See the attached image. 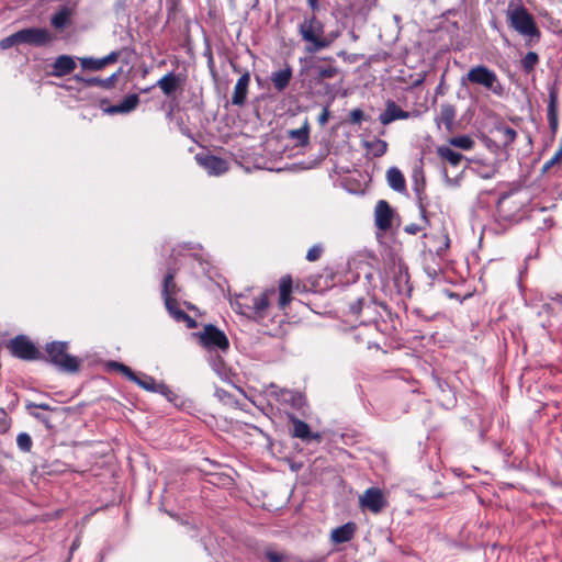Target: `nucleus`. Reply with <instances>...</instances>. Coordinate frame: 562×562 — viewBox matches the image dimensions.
Segmentation results:
<instances>
[{"mask_svg":"<svg viewBox=\"0 0 562 562\" xmlns=\"http://www.w3.org/2000/svg\"><path fill=\"white\" fill-rule=\"evenodd\" d=\"M269 294H274V289L254 295L249 290L236 294L231 299L232 308L238 314L255 321L263 319L269 308Z\"/></svg>","mask_w":562,"mask_h":562,"instance_id":"obj_1","label":"nucleus"},{"mask_svg":"<svg viewBox=\"0 0 562 562\" xmlns=\"http://www.w3.org/2000/svg\"><path fill=\"white\" fill-rule=\"evenodd\" d=\"M299 34L306 42L305 50L316 53L330 46L334 37L324 35V24L315 15L305 16L299 25Z\"/></svg>","mask_w":562,"mask_h":562,"instance_id":"obj_2","label":"nucleus"},{"mask_svg":"<svg viewBox=\"0 0 562 562\" xmlns=\"http://www.w3.org/2000/svg\"><path fill=\"white\" fill-rule=\"evenodd\" d=\"M67 341H53L46 345L48 361L59 371L75 373L79 370L80 361L77 357L67 352Z\"/></svg>","mask_w":562,"mask_h":562,"instance_id":"obj_3","label":"nucleus"},{"mask_svg":"<svg viewBox=\"0 0 562 562\" xmlns=\"http://www.w3.org/2000/svg\"><path fill=\"white\" fill-rule=\"evenodd\" d=\"M507 18L509 25L524 37L530 41L540 38V31L536 25L533 16L522 5H517L514 9H508Z\"/></svg>","mask_w":562,"mask_h":562,"instance_id":"obj_4","label":"nucleus"},{"mask_svg":"<svg viewBox=\"0 0 562 562\" xmlns=\"http://www.w3.org/2000/svg\"><path fill=\"white\" fill-rule=\"evenodd\" d=\"M464 80L482 86L498 97L504 92V88L496 74L484 65H479L471 68L467 76L462 78V81Z\"/></svg>","mask_w":562,"mask_h":562,"instance_id":"obj_5","label":"nucleus"},{"mask_svg":"<svg viewBox=\"0 0 562 562\" xmlns=\"http://www.w3.org/2000/svg\"><path fill=\"white\" fill-rule=\"evenodd\" d=\"M267 394L270 398L294 409H300L304 405V397L300 392L282 389L273 383L268 386Z\"/></svg>","mask_w":562,"mask_h":562,"instance_id":"obj_6","label":"nucleus"},{"mask_svg":"<svg viewBox=\"0 0 562 562\" xmlns=\"http://www.w3.org/2000/svg\"><path fill=\"white\" fill-rule=\"evenodd\" d=\"M8 348L14 357L22 360H36L41 356L34 344L24 335L13 338L9 342Z\"/></svg>","mask_w":562,"mask_h":562,"instance_id":"obj_7","label":"nucleus"},{"mask_svg":"<svg viewBox=\"0 0 562 562\" xmlns=\"http://www.w3.org/2000/svg\"><path fill=\"white\" fill-rule=\"evenodd\" d=\"M202 345L210 350L218 349L225 351L229 347L228 339L224 331L214 325H206L203 331L198 334Z\"/></svg>","mask_w":562,"mask_h":562,"instance_id":"obj_8","label":"nucleus"},{"mask_svg":"<svg viewBox=\"0 0 562 562\" xmlns=\"http://www.w3.org/2000/svg\"><path fill=\"white\" fill-rule=\"evenodd\" d=\"M20 44L45 46L53 41L50 32L41 27H27L19 31Z\"/></svg>","mask_w":562,"mask_h":562,"instance_id":"obj_9","label":"nucleus"},{"mask_svg":"<svg viewBox=\"0 0 562 562\" xmlns=\"http://www.w3.org/2000/svg\"><path fill=\"white\" fill-rule=\"evenodd\" d=\"M360 506L373 514L380 513L386 506L383 492L378 487H370L359 498Z\"/></svg>","mask_w":562,"mask_h":562,"instance_id":"obj_10","label":"nucleus"},{"mask_svg":"<svg viewBox=\"0 0 562 562\" xmlns=\"http://www.w3.org/2000/svg\"><path fill=\"white\" fill-rule=\"evenodd\" d=\"M395 213L385 200H379L374 207V224L379 231L387 232L393 224Z\"/></svg>","mask_w":562,"mask_h":562,"instance_id":"obj_11","label":"nucleus"},{"mask_svg":"<svg viewBox=\"0 0 562 562\" xmlns=\"http://www.w3.org/2000/svg\"><path fill=\"white\" fill-rule=\"evenodd\" d=\"M199 164L212 176H220L227 171L228 165L225 159L213 155L196 156Z\"/></svg>","mask_w":562,"mask_h":562,"instance_id":"obj_12","label":"nucleus"},{"mask_svg":"<svg viewBox=\"0 0 562 562\" xmlns=\"http://www.w3.org/2000/svg\"><path fill=\"white\" fill-rule=\"evenodd\" d=\"M290 420L292 423L291 435L294 438H299V439H302L305 441H310L311 439H314V440L321 439V435L313 434L310 429V426L305 422L299 419L294 415H290Z\"/></svg>","mask_w":562,"mask_h":562,"instance_id":"obj_13","label":"nucleus"},{"mask_svg":"<svg viewBox=\"0 0 562 562\" xmlns=\"http://www.w3.org/2000/svg\"><path fill=\"white\" fill-rule=\"evenodd\" d=\"M249 83H250V74L248 71H246L245 74H243L239 77V79L237 80V82L234 87V92L232 95V103L234 105H238V106L244 105V103L247 99Z\"/></svg>","mask_w":562,"mask_h":562,"instance_id":"obj_14","label":"nucleus"},{"mask_svg":"<svg viewBox=\"0 0 562 562\" xmlns=\"http://www.w3.org/2000/svg\"><path fill=\"white\" fill-rule=\"evenodd\" d=\"M76 68V61L72 56L60 55L52 65V75L54 77H64L72 72Z\"/></svg>","mask_w":562,"mask_h":562,"instance_id":"obj_15","label":"nucleus"},{"mask_svg":"<svg viewBox=\"0 0 562 562\" xmlns=\"http://www.w3.org/2000/svg\"><path fill=\"white\" fill-rule=\"evenodd\" d=\"M139 104V97L135 93L128 94L120 103L105 109L108 114H126L134 111Z\"/></svg>","mask_w":562,"mask_h":562,"instance_id":"obj_16","label":"nucleus"},{"mask_svg":"<svg viewBox=\"0 0 562 562\" xmlns=\"http://www.w3.org/2000/svg\"><path fill=\"white\" fill-rule=\"evenodd\" d=\"M408 117V112L402 110L395 102L389 101L385 111L380 114L379 120L383 125H389L395 120H406Z\"/></svg>","mask_w":562,"mask_h":562,"instance_id":"obj_17","label":"nucleus"},{"mask_svg":"<svg viewBox=\"0 0 562 562\" xmlns=\"http://www.w3.org/2000/svg\"><path fill=\"white\" fill-rule=\"evenodd\" d=\"M181 81L182 80L178 75L170 71L157 81V86L161 89L165 95L170 97L181 86Z\"/></svg>","mask_w":562,"mask_h":562,"instance_id":"obj_18","label":"nucleus"},{"mask_svg":"<svg viewBox=\"0 0 562 562\" xmlns=\"http://www.w3.org/2000/svg\"><path fill=\"white\" fill-rule=\"evenodd\" d=\"M355 531L356 525L353 522H347L331 530L330 540L336 544L348 542L352 539Z\"/></svg>","mask_w":562,"mask_h":562,"instance_id":"obj_19","label":"nucleus"},{"mask_svg":"<svg viewBox=\"0 0 562 562\" xmlns=\"http://www.w3.org/2000/svg\"><path fill=\"white\" fill-rule=\"evenodd\" d=\"M180 292V289L175 282V273L173 271H168L162 281V297L165 301L177 300V296Z\"/></svg>","mask_w":562,"mask_h":562,"instance_id":"obj_20","label":"nucleus"},{"mask_svg":"<svg viewBox=\"0 0 562 562\" xmlns=\"http://www.w3.org/2000/svg\"><path fill=\"white\" fill-rule=\"evenodd\" d=\"M292 78V69L290 66H286L283 69L274 71L271 74V82L277 91H283L290 83Z\"/></svg>","mask_w":562,"mask_h":562,"instance_id":"obj_21","label":"nucleus"},{"mask_svg":"<svg viewBox=\"0 0 562 562\" xmlns=\"http://www.w3.org/2000/svg\"><path fill=\"white\" fill-rule=\"evenodd\" d=\"M386 180L389 186L396 192H404L406 189L405 178L397 167H391L386 171Z\"/></svg>","mask_w":562,"mask_h":562,"instance_id":"obj_22","label":"nucleus"},{"mask_svg":"<svg viewBox=\"0 0 562 562\" xmlns=\"http://www.w3.org/2000/svg\"><path fill=\"white\" fill-rule=\"evenodd\" d=\"M257 558L267 562H284L286 554L272 546H265L258 550Z\"/></svg>","mask_w":562,"mask_h":562,"instance_id":"obj_23","label":"nucleus"},{"mask_svg":"<svg viewBox=\"0 0 562 562\" xmlns=\"http://www.w3.org/2000/svg\"><path fill=\"white\" fill-rule=\"evenodd\" d=\"M121 72V69H119L116 72L112 74L110 77L101 79L98 77H91V78H82L79 76H76V80L85 82L87 86H100L104 89H111L114 87V83L117 79L119 74Z\"/></svg>","mask_w":562,"mask_h":562,"instance_id":"obj_24","label":"nucleus"},{"mask_svg":"<svg viewBox=\"0 0 562 562\" xmlns=\"http://www.w3.org/2000/svg\"><path fill=\"white\" fill-rule=\"evenodd\" d=\"M547 116L551 130L555 131L558 127V95L555 91L549 93Z\"/></svg>","mask_w":562,"mask_h":562,"instance_id":"obj_25","label":"nucleus"},{"mask_svg":"<svg viewBox=\"0 0 562 562\" xmlns=\"http://www.w3.org/2000/svg\"><path fill=\"white\" fill-rule=\"evenodd\" d=\"M71 11L67 7H63L50 19V24L56 30H63L70 23Z\"/></svg>","mask_w":562,"mask_h":562,"instance_id":"obj_26","label":"nucleus"},{"mask_svg":"<svg viewBox=\"0 0 562 562\" xmlns=\"http://www.w3.org/2000/svg\"><path fill=\"white\" fill-rule=\"evenodd\" d=\"M289 137L301 146L307 145L310 140V126L307 121H305L300 128L289 131Z\"/></svg>","mask_w":562,"mask_h":562,"instance_id":"obj_27","label":"nucleus"},{"mask_svg":"<svg viewBox=\"0 0 562 562\" xmlns=\"http://www.w3.org/2000/svg\"><path fill=\"white\" fill-rule=\"evenodd\" d=\"M438 155L447 160L451 166H458L461 160L463 159V155L458 153V151H454L453 149H451L450 147L448 146H441L438 148Z\"/></svg>","mask_w":562,"mask_h":562,"instance_id":"obj_28","label":"nucleus"},{"mask_svg":"<svg viewBox=\"0 0 562 562\" xmlns=\"http://www.w3.org/2000/svg\"><path fill=\"white\" fill-rule=\"evenodd\" d=\"M364 146L374 157L383 156L387 150V143L380 138H374L364 143Z\"/></svg>","mask_w":562,"mask_h":562,"instance_id":"obj_29","label":"nucleus"},{"mask_svg":"<svg viewBox=\"0 0 562 562\" xmlns=\"http://www.w3.org/2000/svg\"><path fill=\"white\" fill-rule=\"evenodd\" d=\"M456 117L454 106L449 103H443L440 106V120L447 128H450Z\"/></svg>","mask_w":562,"mask_h":562,"instance_id":"obj_30","label":"nucleus"},{"mask_svg":"<svg viewBox=\"0 0 562 562\" xmlns=\"http://www.w3.org/2000/svg\"><path fill=\"white\" fill-rule=\"evenodd\" d=\"M165 306L176 322L181 323L183 318H187V313L179 307L177 300L165 301Z\"/></svg>","mask_w":562,"mask_h":562,"instance_id":"obj_31","label":"nucleus"},{"mask_svg":"<svg viewBox=\"0 0 562 562\" xmlns=\"http://www.w3.org/2000/svg\"><path fill=\"white\" fill-rule=\"evenodd\" d=\"M449 143L451 146H454L463 150H470L474 146V140L468 135L452 137L450 138Z\"/></svg>","mask_w":562,"mask_h":562,"instance_id":"obj_32","label":"nucleus"},{"mask_svg":"<svg viewBox=\"0 0 562 562\" xmlns=\"http://www.w3.org/2000/svg\"><path fill=\"white\" fill-rule=\"evenodd\" d=\"M134 383H136L139 387L153 392L156 391L157 385L159 382H156V380L153 376L143 374L142 376H138L136 374V380H133Z\"/></svg>","mask_w":562,"mask_h":562,"instance_id":"obj_33","label":"nucleus"},{"mask_svg":"<svg viewBox=\"0 0 562 562\" xmlns=\"http://www.w3.org/2000/svg\"><path fill=\"white\" fill-rule=\"evenodd\" d=\"M496 132L501 135V138L505 145L514 143L517 136V132L506 125L497 126Z\"/></svg>","mask_w":562,"mask_h":562,"instance_id":"obj_34","label":"nucleus"},{"mask_svg":"<svg viewBox=\"0 0 562 562\" xmlns=\"http://www.w3.org/2000/svg\"><path fill=\"white\" fill-rule=\"evenodd\" d=\"M79 60L81 67L87 70L98 71L104 68L102 58L82 57Z\"/></svg>","mask_w":562,"mask_h":562,"instance_id":"obj_35","label":"nucleus"},{"mask_svg":"<svg viewBox=\"0 0 562 562\" xmlns=\"http://www.w3.org/2000/svg\"><path fill=\"white\" fill-rule=\"evenodd\" d=\"M539 57L535 52L527 53L520 60L521 68L525 72H530L533 70L535 66L538 64Z\"/></svg>","mask_w":562,"mask_h":562,"instance_id":"obj_36","label":"nucleus"},{"mask_svg":"<svg viewBox=\"0 0 562 562\" xmlns=\"http://www.w3.org/2000/svg\"><path fill=\"white\" fill-rule=\"evenodd\" d=\"M317 80L330 79L338 74V68L335 66H316Z\"/></svg>","mask_w":562,"mask_h":562,"instance_id":"obj_37","label":"nucleus"},{"mask_svg":"<svg viewBox=\"0 0 562 562\" xmlns=\"http://www.w3.org/2000/svg\"><path fill=\"white\" fill-rule=\"evenodd\" d=\"M16 445L19 449L23 452L31 451L32 448V438L26 432H20L16 437Z\"/></svg>","mask_w":562,"mask_h":562,"instance_id":"obj_38","label":"nucleus"},{"mask_svg":"<svg viewBox=\"0 0 562 562\" xmlns=\"http://www.w3.org/2000/svg\"><path fill=\"white\" fill-rule=\"evenodd\" d=\"M110 367L120 371L124 376H126L130 381L136 380V373L127 366L120 362H111Z\"/></svg>","mask_w":562,"mask_h":562,"instance_id":"obj_39","label":"nucleus"},{"mask_svg":"<svg viewBox=\"0 0 562 562\" xmlns=\"http://www.w3.org/2000/svg\"><path fill=\"white\" fill-rule=\"evenodd\" d=\"M16 44H20L19 31L8 37L2 38L0 41V48L8 49Z\"/></svg>","mask_w":562,"mask_h":562,"instance_id":"obj_40","label":"nucleus"},{"mask_svg":"<svg viewBox=\"0 0 562 562\" xmlns=\"http://www.w3.org/2000/svg\"><path fill=\"white\" fill-rule=\"evenodd\" d=\"M154 393L161 394L170 402L175 401L176 398V394L173 393V391H171L170 387L164 382L158 383L157 389L156 391H154Z\"/></svg>","mask_w":562,"mask_h":562,"instance_id":"obj_41","label":"nucleus"},{"mask_svg":"<svg viewBox=\"0 0 562 562\" xmlns=\"http://www.w3.org/2000/svg\"><path fill=\"white\" fill-rule=\"evenodd\" d=\"M322 252H323L322 245L316 244L307 250L305 258L307 261L313 262V261H316L321 257Z\"/></svg>","mask_w":562,"mask_h":562,"instance_id":"obj_42","label":"nucleus"},{"mask_svg":"<svg viewBox=\"0 0 562 562\" xmlns=\"http://www.w3.org/2000/svg\"><path fill=\"white\" fill-rule=\"evenodd\" d=\"M279 293H284L291 296L292 293V280L290 277H283L280 280Z\"/></svg>","mask_w":562,"mask_h":562,"instance_id":"obj_43","label":"nucleus"},{"mask_svg":"<svg viewBox=\"0 0 562 562\" xmlns=\"http://www.w3.org/2000/svg\"><path fill=\"white\" fill-rule=\"evenodd\" d=\"M413 177H414V181H415L414 190H415V192L417 194H419V192H420V190L423 189V186H424L422 170H415Z\"/></svg>","mask_w":562,"mask_h":562,"instance_id":"obj_44","label":"nucleus"},{"mask_svg":"<svg viewBox=\"0 0 562 562\" xmlns=\"http://www.w3.org/2000/svg\"><path fill=\"white\" fill-rule=\"evenodd\" d=\"M212 367L214 369V371L221 376L223 378L224 375H226V372H225V368L223 366V361L222 359L217 356L216 359L213 360L212 362Z\"/></svg>","mask_w":562,"mask_h":562,"instance_id":"obj_45","label":"nucleus"},{"mask_svg":"<svg viewBox=\"0 0 562 562\" xmlns=\"http://www.w3.org/2000/svg\"><path fill=\"white\" fill-rule=\"evenodd\" d=\"M29 413H30L33 417H35L37 420H40V422H42L43 424H45V426H46L47 428H52V425H50V423H49V418H48L46 415H44V414H42V413L36 412V409H29Z\"/></svg>","mask_w":562,"mask_h":562,"instance_id":"obj_46","label":"nucleus"},{"mask_svg":"<svg viewBox=\"0 0 562 562\" xmlns=\"http://www.w3.org/2000/svg\"><path fill=\"white\" fill-rule=\"evenodd\" d=\"M349 117H350V122L353 123V124H358L362 121L363 119V111L360 110V109H353L350 114H349Z\"/></svg>","mask_w":562,"mask_h":562,"instance_id":"obj_47","label":"nucleus"},{"mask_svg":"<svg viewBox=\"0 0 562 562\" xmlns=\"http://www.w3.org/2000/svg\"><path fill=\"white\" fill-rule=\"evenodd\" d=\"M562 156V148L560 150H558L553 157L548 160L544 165H543V171H547L549 170L552 166H554L561 158Z\"/></svg>","mask_w":562,"mask_h":562,"instance_id":"obj_48","label":"nucleus"},{"mask_svg":"<svg viewBox=\"0 0 562 562\" xmlns=\"http://www.w3.org/2000/svg\"><path fill=\"white\" fill-rule=\"evenodd\" d=\"M119 57H120V52H116V50L115 52H111L109 55L102 57V61H103L104 67L106 65H110V64H113V63L117 61Z\"/></svg>","mask_w":562,"mask_h":562,"instance_id":"obj_49","label":"nucleus"},{"mask_svg":"<svg viewBox=\"0 0 562 562\" xmlns=\"http://www.w3.org/2000/svg\"><path fill=\"white\" fill-rule=\"evenodd\" d=\"M404 231L409 235H416L422 231V227L418 224L412 223L404 227Z\"/></svg>","mask_w":562,"mask_h":562,"instance_id":"obj_50","label":"nucleus"},{"mask_svg":"<svg viewBox=\"0 0 562 562\" xmlns=\"http://www.w3.org/2000/svg\"><path fill=\"white\" fill-rule=\"evenodd\" d=\"M363 300L362 299H359L357 300L355 303H352L350 305V312L353 314V315H357L361 312V308H362V304H363Z\"/></svg>","mask_w":562,"mask_h":562,"instance_id":"obj_51","label":"nucleus"},{"mask_svg":"<svg viewBox=\"0 0 562 562\" xmlns=\"http://www.w3.org/2000/svg\"><path fill=\"white\" fill-rule=\"evenodd\" d=\"M279 305L284 308L291 301V296L284 293H279Z\"/></svg>","mask_w":562,"mask_h":562,"instance_id":"obj_52","label":"nucleus"},{"mask_svg":"<svg viewBox=\"0 0 562 562\" xmlns=\"http://www.w3.org/2000/svg\"><path fill=\"white\" fill-rule=\"evenodd\" d=\"M27 409H44V411H47V409H50L49 405L48 404H45V403H41V404H35V403H31V404H27Z\"/></svg>","mask_w":562,"mask_h":562,"instance_id":"obj_53","label":"nucleus"},{"mask_svg":"<svg viewBox=\"0 0 562 562\" xmlns=\"http://www.w3.org/2000/svg\"><path fill=\"white\" fill-rule=\"evenodd\" d=\"M328 117H329V111H328L327 109H324V110L322 111V113L319 114V116H318V123H319L321 125L326 124V123H327V121H328Z\"/></svg>","mask_w":562,"mask_h":562,"instance_id":"obj_54","label":"nucleus"},{"mask_svg":"<svg viewBox=\"0 0 562 562\" xmlns=\"http://www.w3.org/2000/svg\"><path fill=\"white\" fill-rule=\"evenodd\" d=\"M181 323H186L187 327L192 329L196 327V322L187 314V318H183Z\"/></svg>","mask_w":562,"mask_h":562,"instance_id":"obj_55","label":"nucleus"},{"mask_svg":"<svg viewBox=\"0 0 562 562\" xmlns=\"http://www.w3.org/2000/svg\"><path fill=\"white\" fill-rule=\"evenodd\" d=\"M307 3L312 10H318V0H307Z\"/></svg>","mask_w":562,"mask_h":562,"instance_id":"obj_56","label":"nucleus"},{"mask_svg":"<svg viewBox=\"0 0 562 562\" xmlns=\"http://www.w3.org/2000/svg\"><path fill=\"white\" fill-rule=\"evenodd\" d=\"M116 7H117V8H121V9H124V8H125V1H124V0H119V1L116 2Z\"/></svg>","mask_w":562,"mask_h":562,"instance_id":"obj_57","label":"nucleus"},{"mask_svg":"<svg viewBox=\"0 0 562 562\" xmlns=\"http://www.w3.org/2000/svg\"><path fill=\"white\" fill-rule=\"evenodd\" d=\"M445 177L448 184H457V182L449 179L447 175Z\"/></svg>","mask_w":562,"mask_h":562,"instance_id":"obj_58","label":"nucleus"},{"mask_svg":"<svg viewBox=\"0 0 562 562\" xmlns=\"http://www.w3.org/2000/svg\"><path fill=\"white\" fill-rule=\"evenodd\" d=\"M449 247V238L445 237V249Z\"/></svg>","mask_w":562,"mask_h":562,"instance_id":"obj_59","label":"nucleus"},{"mask_svg":"<svg viewBox=\"0 0 562 562\" xmlns=\"http://www.w3.org/2000/svg\"><path fill=\"white\" fill-rule=\"evenodd\" d=\"M554 300L559 303H562V295H558Z\"/></svg>","mask_w":562,"mask_h":562,"instance_id":"obj_60","label":"nucleus"},{"mask_svg":"<svg viewBox=\"0 0 562 562\" xmlns=\"http://www.w3.org/2000/svg\"><path fill=\"white\" fill-rule=\"evenodd\" d=\"M76 548H77V543H76V542H74V543L71 544V551H74Z\"/></svg>","mask_w":562,"mask_h":562,"instance_id":"obj_61","label":"nucleus"},{"mask_svg":"<svg viewBox=\"0 0 562 562\" xmlns=\"http://www.w3.org/2000/svg\"><path fill=\"white\" fill-rule=\"evenodd\" d=\"M543 307H544L546 310H549V304H544V305H543Z\"/></svg>","mask_w":562,"mask_h":562,"instance_id":"obj_62","label":"nucleus"},{"mask_svg":"<svg viewBox=\"0 0 562 562\" xmlns=\"http://www.w3.org/2000/svg\"><path fill=\"white\" fill-rule=\"evenodd\" d=\"M344 55H345V52H340V53L338 54V56H344Z\"/></svg>","mask_w":562,"mask_h":562,"instance_id":"obj_63","label":"nucleus"}]
</instances>
